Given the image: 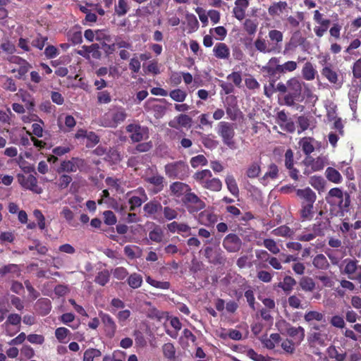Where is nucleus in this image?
Here are the masks:
<instances>
[{
  "label": "nucleus",
  "mask_w": 361,
  "mask_h": 361,
  "mask_svg": "<svg viewBox=\"0 0 361 361\" xmlns=\"http://www.w3.org/2000/svg\"><path fill=\"white\" fill-rule=\"evenodd\" d=\"M269 41H267L261 36H258L254 42L256 50L263 54L275 53L277 47L283 42V35L280 30L273 29L268 32Z\"/></svg>",
  "instance_id": "obj_1"
},
{
  "label": "nucleus",
  "mask_w": 361,
  "mask_h": 361,
  "mask_svg": "<svg viewBox=\"0 0 361 361\" xmlns=\"http://www.w3.org/2000/svg\"><path fill=\"white\" fill-rule=\"evenodd\" d=\"M193 179L204 189L213 192H219L222 188V182L218 178L213 177L210 170L203 169L196 171Z\"/></svg>",
  "instance_id": "obj_2"
},
{
  "label": "nucleus",
  "mask_w": 361,
  "mask_h": 361,
  "mask_svg": "<svg viewBox=\"0 0 361 361\" xmlns=\"http://www.w3.org/2000/svg\"><path fill=\"white\" fill-rule=\"evenodd\" d=\"M302 85H305V83L295 77H293L288 80V90L283 96V103L281 104L288 106H293L296 102L302 101Z\"/></svg>",
  "instance_id": "obj_3"
},
{
  "label": "nucleus",
  "mask_w": 361,
  "mask_h": 361,
  "mask_svg": "<svg viewBox=\"0 0 361 361\" xmlns=\"http://www.w3.org/2000/svg\"><path fill=\"white\" fill-rule=\"evenodd\" d=\"M276 326L280 333L288 336L296 345H300L305 337V331L302 326H293L285 319L276 322Z\"/></svg>",
  "instance_id": "obj_4"
},
{
  "label": "nucleus",
  "mask_w": 361,
  "mask_h": 361,
  "mask_svg": "<svg viewBox=\"0 0 361 361\" xmlns=\"http://www.w3.org/2000/svg\"><path fill=\"white\" fill-rule=\"evenodd\" d=\"M300 47L303 52H308L310 49V43L301 32L298 30L293 32L288 42L285 44L283 54H293Z\"/></svg>",
  "instance_id": "obj_5"
},
{
  "label": "nucleus",
  "mask_w": 361,
  "mask_h": 361,
  "mask_svg": "<svg viewBox=\"0 0 361 361\" xmlns=\"http://www.w3.org/2000/svg\"><path fill=\"white\" fill-rule=\"evenodd\" d=\"M217 134L221 137L223 143L231 149L236 148L234 140V124L227 121H220L217 125Z\"/></svg>",
  "instance_id": "obj_6"
},
{
  "label": "nucleus",
  "mask_w": 361,
  "mask_h": 361,
  "mask_svg": "<svg viewBox=\"0 0 361 361\" xmlns=\"http://www.w3.org/2000/svg\"><path fill=\"white\" fill-rule=\"evenodd\" d=\"M280 59L279 57H271L267 63L262 66V71L265 77L269 78V86L272 89L274 87L276 81L281 77Z\"/></svg>",
  "instance_id": "obj_7"
},
{
  "label": "nucleus",
  "mask_w": 361,
  "mask_h": 361,
  "mask_svg": "<svg viewBox=\"0 0 361 361\" xmlns=\"http://www.w3.org/2000/svg\"><path fill=\"white\" fill-rule=\"evenodd\" d=\"M126 117L127 114L123 107L115 106L103 116V126L105 127L116 128L119 123L123 122Z\"/></svg>",
  "instance_id": "obj_8"
},
{
  "label": "nucleus",
  "mask_w": 361,
  "mask_h": 361,
  "mask_svg": "<svg viewBox=\"0 0 361 361\" xmlns=\"http://www.w3.org/2000/svg\"><path fill=\"white\" fill-rule=\"evenodd\" d=\"M166 175L170 178L183 180L188 176L189 166L183 161H177L165 166Z\"/></svg>",
  "instance_id": "obj_9"
},
{
  "label": "nucleus",
  "mask_w": 361,
  "mask_h": 361,
  "mask_svg": "<svg viewBox=\"0 0 361 361\" xmlns=\"http://www.w3.org/2000/svg\"><path fill=\"white\" fill-rule=\"evenodd\" d=\"M183 204L190 214H195L206 207L205 202L202 200L195 193L190 191L182 198Z\"/></svg>",
  "instance_id": "obj_10"
},
{
  "label": "nucleus",
  "mask_w": 361,
  "mask_h": 361,
  "mask_svg": "<svg viewBox=\"0 0 361 361\" xmlns=\"http://www.w3.org/2000/svg\"><path fill=\"white\" fill-rule=\"evenodd\" d=\"M60 171L67 173H74L78 170L85 171L87 164L85 159L79 157H73L69 160H64L61 163Z\"/></svg>",
  "instance_id": "obj_11"
},
{
  "label": "nucleus",
  "mask_w": 361,
  "mask_h": 361,
  "mask_svg": "<svg viewBox=\"0 0 361 361\" xmlns=\"http://www.w3.org/2000/svg\"><path fill=\"white\" fill-rule=\"evenodd\" d=\"M127 133L133 142H139L149 137V130L147 127L142 126L138 123L128 124L126 128Z\"/></svg>",
  "instance_id": "obj_12"
},
{
  "label": "nucleus",
  "mask_w": 361,
  "mask_h": 361,
  "mask_svg": "<svg viewBox=\"0 0 361 361\" xmlns=\"http://www.w3.org/2000/svg\"><path fill=\"white\" fill-rule=\"evenodd\" d=\"M344 264L343 273L346 274L348 279L353 281L361 282V265L358 264L356 259H345L343 262Z\"/></svg>",
  "instance_id": "obj_13"
},
{
  "label": "nucleus",
  "mask_w": 361,
  "mask_h": 361,
  "mask_svg": "<svg viewBox=\"0 0 361 361\" xmlns=\"http://www.w3.org/2000/svg\"><path fill=\"white\" fill-rule=\"evenodd\" d=\"M324 161L325 158L323 157L314 159L311 156H307L302 161V164L305 166L304 173L309 175L312 172L322 170L325 165Z\"/></svg>",
  "instance_id": "obj_14"
},
{
  "label": "nucleus",
  "mask_w": 361,
  "mask_h": 361,
  "mask_svg": "<svg viewBox=\"0 0 361 361\" xmlns=\"http://www.w3.org/2000/svg\"><path fill=\"white\" fill-rule=\"evenodd\" d=\"M18 180L23 188L31 190L36 194H41L42 192V189L37 185V178L34 175L25 176L23 174H18Z\"/></svg>",
  "instance_id": "obj_15"
},
{
  "label": "nucleus",
  "mask_w": 361,
  "mask_h": 361,
  "mask_svg": "<svg viewBox=\"0 0 361 361\" xmlns=\"http://www.w3.org/2000/svg\"><path fill=\"white\" fill-rule=\"evenodd\" d=\"M99 317L104 325L106 336L109 338H114L117 329V326L114 319L109 314L104 313L102 311L99 312Z\"/></svg>",
  "instance_id": "obj_16"
},
{
  "label": "nucleus",
  "mask_w": 361,
  "mask_h": 361,
  "mask_svg": "<svg viewBox=\"0 0 361 361\" xmlns=\"http://www.w3.org/2000/svg\"><path fill=\"white\" fill-rule=\"evenodd\" d=\"M130 194H134L128 199V204L130 205L129 210L130 212H133L136 208L140 207L142 204L147 200V194L142 188H138L137 190L128 192V195Z\"/></svg>",
  "instance_id": "obj_17"
},
{
  "label": "nucleus",
  "mask_w": 361,
  "mask_h": 361,
  "mask_svg": "<svg viewBox=\"0 0 361 361\" xmlns=\"http://www.w3.org/2000/svg\"><path fill=\"white\" fill-rule=\"evenodd\" d=\"M204 256L209 263L214 264H224L226 261L220 249H214L209 246L204 249Z\"/></svg>",
  "instance_id": "obj_18"
},
{
  "label": "nucleus",
  "mask_w": 361,
  "mask_h": 361,
  "mask_svg": "<svg viewBox=\"0 0 361 361\" xmlns=\"http://www.w3.org/2000/svg\"><path fill=\"white\" fill-rule=\"evenodd\" d=\"M223 247L229 252H236L242 247V240L236 234L230 233L224 238Z\"/></svg>",
  "instance_id": "obj_19"
},
{
  "label": "nucleus",
  "mask_w": 361,
  "mask_h": 361,
  "mask_svg": "<svg viewBox=\"0 0 361 361\" xmlns=\"http://www.w3.org/2000/svg\"><path fill=\"white\" fill-rule=\"evenodd\" d=\"M324 214L322 210H320L318 215L315 218L316 223L312 225V231L315 233L317 236H323L325 234V231L330 227V221L328 218H319V216H322Z\"/></svg>",
  "instance_id": "obj_20"
},
{
  "label": "nucleus",
  "mask_w": 361,
  "mask_h": 361,
  "mask_svg": "<svg viewBox=\"0 0 361 361\" xmlns=\"http://www.w3.org/2000/svg\"><path fill=\"white\" fill-rule=\"evenodd\" d=\"M296 195L300 199V204H314L317 200L316 193L309 187L296 190Z\"/></svg>",
  "instance_id": "obj_21"
},
{
  "label": "nucleus",
  "mask_w": 361,
  "mask_h": 361,
  "mask_svg": "<svg viewBox=\"0 0 361 361\" xmlns=\"http://www.w3.org/2000/svg\"><path fill=\"white\" fill-rule=\"evenodd\" d=\"M192 119L187 114H181L176 116L173 120L169 122V126L175 129L180 128H190Z\"/></svg>",
  "instance_id": "obj_22"
},
{
  "label": "nucleus",
  "mask_w": 361,
  "mask_h": 361,
  "mask_svg": "<svg viewBox=\"0 0 361 361\" xmlns=\"http://www.w3.org/2000/svg\"><path fill=\"white\" fill-rule=\"evenodd\" d=\"M197 221L205 226L213 227L218 221V216L209 210H203L199 213Z\"/></svg>",
  "instance_id": "obj_23"
},
{
  "label": "nucleus",
  "mask_w": 361,
  "mask_h": 361,
  "mask_svg": "<svg viewBox=\"0 0 361 361\" xmlns=\"http://www.w3.org/2000/svg\"><path fill=\"white\" fill-rule=\"evenodd\" d=\"M317 212V208L314 204H300L299 210L300 218L302 221H311L313 219L314 214Z\"/></svg>",
  "instance_id": "obj_24"
},
{
  "label": "nucleus",
  "mask_w": 361,
  "mask_h": 361,
  "mask_svg": "<svg viewBox=\"0 0 361 361\" xmlns=\"http://www.w3.org/2000/svg\"><path fill=\"white\" fill-rule=\"evenodd\" d=\"M170 190L174 196L180 197L191 191V188L186 183L174 182L170 185Z\"/></svg>",
  "instance_id": "obj_25"
},
{
  "label": "nucleus",
  "mask_w": 361,
  "mask_h": 361,
  "mask_svg": "<svg viewBox=\"0 0 361 361\" xmlns=\"http://www.w3.org/2000/svg\"><path fill=\"white\" fill-rule=\"evenodd\" d=\"M213 52L217 59H227L230 56V49L225 43L219 42L216 44L213 49Z\"/></svg>",
  "instance_id": "obj_26"
},
{
  "label": "nucleus",
  "mask_w": 361,
  "mask_h": 361,
  "mask_svg": "<svg viewBox=\"0 0 361 361\" xmlns=\"http://www.w3.org/2000/svg\"><path fill=\"white\" fill-rule=\"evenodd\" d=\"M35 307L41 315L45 316L48 314L51 310V300L45 298H40L37 301Z\"/></svg>",
  "instance_id": "obj_27"
},
{
  "label": "nucleus",
  "mask_w": 361,
  "mask_h": 361,
  "mask_svg": "<svg viewBox=\"0 0 361 361\" xmlns=\"http://www.w3.org/2000/svg\"><path fill=\"white\" fill-rule=\"evenodd\" d=\"M9 61L21 64L18 70V78H22L23 76H24L28 72L30 64L25 59H23L19 56H11L9 59Z\"/></svg>",
  "instance_id": "obj_28"
},
{
  "label": "nucleus",
  "mask_w": 361,
  "mask_h": 361,
  "mask_svg": "<svg viewBox=\"0 0 361 361\" xmlns=\"http://www.w3.org/2000/svg\"><path fill=\"white\" fill-rule=\"evenodd\" d=\"M317 73V70L311 62H306L302 69V78L308 81L313 80Z\"/></svg>",
  "instance_id": "obj_29"
},
{
  "label": "nucleus",
  "mask_w": 361,
  "mask_h": 361,
  "mask_svg": "<svg viewBox=\"0 0 361 361\" xmlns=\"http://www.w3.org/2000/svg\"><path fill=\"white\" fill-rule=\"evenodd\" d=\"M307 341L310 346H323L325 345V335L320 331H312L308 336Z\"/></svg>",
  "instance_id": "obj_30"
},
{
  "label": "nucleus",
  "mask_w": 361,
  "mask_h": 361,
  "mask_svg": "<svg viewBox=\"0 0 361 361\" xmlns=\"http://www.w3.org/2000/svg\"><path fill=\"white\" fill-rule=\"evenodd\" d=\"M361 90V82L356 85H353L348 92L350 106L352 109L357 106V102L360 92Z\"/></svg>",
  "instance_id": "obj_31"
},
{
  "label": "nucleus",
  "mask_w": 361,
  "mask_h": 361,
  "mask_svg": "<svg viewBox=\"0 0 361 361\" xmlns=\"http://www.w3.org/2000/svg\"><path fill=\"white\" fill-rule=\"evenodd\" d=\"M287 7L288 4L286 1H280L279 2H274L269 7L268 13L269 16L272 17L279 16Z\"/></svg>",
  "instance_id": "obj_32"
},
{
  "label": "nucleus",
  "mask_w": 361,
  "mask_h": 361,
  "mask_svg": "<svg viewBox=\"0 0 361 361\" xmlns=\"http://www.w3.org/2000/svg\"><path fill=\"white\" fill-rule=\"evenodd\" d=\"M326 353L331 359H334L336 361H345L347 357L345 352L343 350L339 351L334 345H330L326 349Z\"/></svg>",
  "instance_id": "obj_33"
},
{
  "label": "nucleus",
  "mask_w": 361,
  "mask_h": 361,
  "mask_svg": "<svg viewBox=\"0 0 361 361\" xmlns=\"http://www.w3.org/2000/svg\"><path fill=\"white\" fill-rule=\"evenodd\" d=\"M143 210L146 215L151 216L162 210V206L157 201H150L144 205Z\"/></svg>",
  "instance_id": "obj_34"
},
{
  "label": "nucleus",
  "mask_w": 361,
  "mask_h": 361,
  "mask_svg": "<svg viewBox=\"0 0 361 361\" xmlns=\"http://www.w3.org/2000/svg\"><path fill=\"white\" fill-rule=\"evenodd\" d=\"M164 357L168 361H176V348L173 343H166L162 346Z\"/></svg>",
  "instance_id": "obj_35"
},
{
  "label": "nucleus",
  "mask_w": 361,
  "mask_h": 361,
  "mask_svg": "<svg viewBox=\"0 0 361 361\" xmlns=\"http://www.w3.org/2000/svg\"><path fill=\"white\" fill-rule=\"evenodd\" d=\"M261 173V161H254L251 163L247 168L246 176L249 178H256Z\"/></svg>",
  "instance_id": "obj_36"
},
{
  "label": "nucleus",
  "mask_w": 361,
  "mask_h": 361,
  "mask_svg": "<svg viewBox=\"0 0 361 361\" xmlns=\"http://www.w3.org/2000/svg\"><path fill=\"white\" fill-rule=\"evenodd\" d=\"M225 183L228 190L235 197L239 195V188L237 182L233 175H227L225 178Z\"/></svg>",
  "instance_id": "obj_37"
},
{
  "label": "nucleus",
  "mask_w": 361,
  "mask_h": 361,
  "mask_svg": "<svg viewBox=\"0 0 361 361\" xmlns=\"http://www.w3.org/2000/svg\"><path fill=\"white\" fill-rule=\"evenodd\" d=\"M148 236L151 241L160 243L163 241L164 237V231L159 226L156 225L154 228L149 232Z\"/></svg>",
  "instance_id": "obj_38"
},
{
  "label": "nucleus",
  "mask_w": 361,
  "mask_h": 361,
  "mask_svg": "<svg viewBox=\"0 0 361 361\" xmlns=\"http://www.w3.org/2000/svg\"><path fill=\"white\" fill-rule=\"evenodd\" d=\"M312 264L318 269L326 270L329 267V263L323 254L317 255L313 258Z\"/></svg>",
  "instance_id": "obj_39"
},
{
  "label": "nucleus",
  "mask_w": 361,
  "mask_h": 361,
  "mask_svg": "<svg viewBox=\"0 0 361 361\" xmlns=\"http://www.w3.org/2000/svg\"><path fill=\"white\" fill-rule=\"evenodd\" d=\"M295 284L296 281L292 276H286L283 281L278 283V287L282 288L286 293H290Z\"/></svg>",
  "instance_id": "obj_40"
},
{
  "label": "nucleus",
  "mask_w": 361,
  "mask_h": 361,
  "mask_svg": "<svg viewBox=\"0 0 361 361\" xmlns=\"http://www.w3.org/2000/svg\"><path fill=\"white\" fill-rule=\"evenodd\" d=\"M281 336L277 333H274L271 334L269 338L264 339L262 341V343L267 349L272 350L281 342Z\"/></svg>",
  "instance_id": "obj_41"
},
{
  "label": "nucleus",
  "mask_w": 361,
  "mask_h": 361,
  "mask_svg": "<svg viewBox=\"0 0 361 361\" xmlns=\"http://www.w3.org/2000/svg\"><path fill=\"white\" fill-rule=\"evenodd\" d=\"M200 140L204 147L209 149H215L219 145V142L214 140V136L212 134H201Z\"/></svg>",
  "instance_id": "obj_42"
},
{
  "label": "nucleus",
  "mask_w": 361,
  "mask_h": 361,
  "mask_svg": "<svg viewBox=\"0 0 361 361\" xmlns=\"http://www.w3.org/2000/svg\"><path fill=\"white\" fill-rule=\"evenodd\" d=\"M301 289L305 292H312L315 288L314 280L308 276H302L299 281Z\"/></svg>",
  "instance_id": "obj_43"
},
{
  "label": "nucleus",
  "mask_w": 361,
  "mask_h": 361,
  "mask_svg": "<svg viewBox=\"0 0 361 361\" xmlns=\"http://www.w3.org/2000/svg\"><path fill=\"white\" fill-rule=\"evenodd\" d=\"M145 180L147 183L156 186L157 188V192H159L164 188V178L161 175L154 174L152 176L146 178Z\"/></svg>",
  "instance_id": "obj_44"
},
{
  "label": "nucleus",
  "mask_w": 361,
  "mask_h": 361,
  "mask_svg": "<svg viewBox=\"0 0 361 361\" xmlns=\"http://www.w3.org/2000/svg\"><path fill=\"white\" fill-rule=\"evenodd\" d=\"M258 22L257 20L247 18L243 23V29L249 35H254L257 32Z\"/></svg>",
  "instance_id": "obj_45"
},
{
  "label": "nucleus",
  "mask_w": 361,
  "mask_h": 361,
  "mask_svg": "<svg viewBox=\"0 0 361 361\" xmlns=\"http://www.w3.org/2000/svg\"><path fill=\"white\" fill-rule=\"evenodd\" d=\"M299 144L302 147V152L307 156H310V154L314 150V147L312 143V138L310 137H303L300 141Z\"/></svg>",
  "instance_id": "obj_46"
},
{
  "label": "nucleus",
  "mask_w": 361,
  "mask_h": 361,
  "mask_svg": "<svg viewBox=\"0 0 361 361\" xmlns=\"http://www.w3.org/2000/svg\"><path fill=\"white\" fill-rule=\"evenodd\" d=\"M279 167L274 163H271L268 166V171L264 173L262 180H267L269 178L275 180L279 176Z\"/></svg>",
  "instance_id": "obj_47"
},
{
  "label": "nucleus",
  "mask_w": 361,
  "mask_h": 361,
  "mask_svg": "<svg viewBox=\"0 0 361 361\" xmlns=\"http://www.w3.org/2000/svg\"><path fill=\"white\" fill-rule=\"evenodd\" d=\"M226 112L228 118L233 121H235L241 114V111L236 104H228L226 107Z\"/></svg>",
  "instance_id": "obj_48"
},
{
  "label": "nucleus",
  "mask_w": 361,
  "mask_h": 361,
  "mask_svg": "<svg viewBox=\"0 0 361 361\" xmlns=\"http://www.w3.org/2000/svg\"><path fill=\"white\" fill-rule=\"evenodd\" d=\"M128 284L133 289L140 288L142 284V277L140 274L133 273L128 278Z\"/></svg>",
  "instance_id": "obj_49"
},
{
  "label": "nucleus",
  "mask_w": 361,
  "mask_h": 361,
  "mask_svg": "<svg viewBox=\"0 0 361 361\" xmlns=\"http://www.w3.org/2000/svg\"><path fill=\"white\" fill-rule=\"evenodd\" d=\"M322 74L331 83L336 84L338 82V74L332 68L329 66L324 67L322 71Z\"/></svg>",
  "instance_id": "obj_50"
},
{
  "label": "nucleus",
  "mask_w": 361,
  "mask_h": 361,
  "mask_svg": "<svg viewBox=\"0 0 361 361\" xmlns=\"http://www.w3.org/2000/svg\"><path fill=\"white\" fill-rule=\"evenodd\" d=\"M168 94L173 101L177 102H184L188 95L185 91L180 89L173 90Z\"/></svg>",
  "instance_id": "obj_51"
},
{
  "label": "nucleus",
  "mask_w": 361,
  "mask_h": 361,
  "mask_svg": "<svg viewBox=\"0 0 361 361\" xmlns=\"http://www.w3.org/2000/svg\"><path fill=\"white\" fill-rule=\"evenodd\" d=\"M326 176L329 180L335 183H338L341 180V176L340 173L332 167H328L326 169Z\"/></svg>",
  "instance_id": "obj_52"
},
{
  "label": "nucleus",
  "mask_w": 361,
  "mask_h": 361,
  "mask_svg": "<svg viewBox=\"0 0 361 361\" xmlns=\"http://www.w3.org/2000/svg\"><path fill=\"white\" fill-rule=\"evenodd\" d=\"M146 281L150 286L159 289L168 290L171 287V283L169 281H157L150 276L146 278Z\"/></svg>",
  "instance_id": "obj_53"
},
{
  "label": "nucleus",
  "mask_w": 361,
  "mask_h": 361,
  "mask_svg": "<svg viewBox=\"0 0 361 361\" xmlns=\"http://www.w3.org/2000/svg\"><path fill=\"white\" fill-rule=\"evenodd\" d=\"M110 274L108 270L104 269L99 271L94 279V282L102 286H105L109 281Z\"/></svg>",
  "instance_id": "obj_54"
},
{
  "label": "nucleus",
  "mask_w": 361,
  "mask_h": 361,
  "mask_svg": "<svg viewBox=\"0 0 361 361\" xmlns=\"http://www.w3.org/2000/svg\"><path fill=\"white\" fill-rule=\"evenodd\" d=\"M190 165L192 168L196 169L199 166H204L207 165L208 161L203 154H199L193 157L190 161Z\"/></svg>",
  "instance_id": "obj_55"
},
{
  "label": "nucleus",
  "mask_w": 361,
  "mask_h": 361,
  "mask_svg": "<svg viewBox=\"0 0 361 361\" xmlns=\"http://www.w3.org/2000/svg\"><path fill=\"white\" fill-rule=\"evenodd\" d=\"M271 233L276 236L290 237L293 232L288 226L283 225L274 229Z\"/></svg>",
  "instance_id": "obj_56"
},
{
  "label": "nucleus",
  "mask_w": 361,
  "mask_h": 361,
  "mask_svg": "<svg viewBox=\"0 0 361 361\" xmlns=\"http://www.w3.org/2000/svg\"><path fill=\"white\" fill-rule=\"evenodd\" d=\"M102 355L99 350L96 348L87 349L83 355V361H93L94 357H98Z\"/></svg>",
  "instance_id": "obj_57"
},
{
  "label": "nucleus",
  "mask_w": 361,
  "mask_h": 361,
  "mask_svg": "<svg viewBox=\"0 0 361 361\" xmlns=\"http://www.w3.org/2000/svg\"><path fill=\"white\" fill-rule=\"evenodd\" d=\"M246 355L254 361H272L271 357L258 354L252 348L247 350Z\"/></svg>",
  "instance_id": "obj_58"
},
{
  "label": "nucleus",
  "mask_w": 361,
  "mask_h": 361,
  "mask_svg": "<svg viewBox=\"0 0 361 361\" xmlns=\"http://www.w3.org/2000/svg\"><path fill=\"white\" fill-rule=\"evenodd\" d=\"M129 9L127 0H118L115 6V12L118 16H123L127 13Z\"/></svg>",
  "instance_id": "obj_59"
},
{
  "label": "nucleus",
  "mask_w": 361,
  "mask_h": 361,
  "mask_svg": "<svg viewBox=\"0 0 361 361\" xmlns=\"http://www.w3.org/2000/svg\"><path fill=\"white\" fill-rule=\"evenodd\" d=\"M21 99L25 103L26 108L29 111L33 110L35 106V102L34 98L30 93L27 92H24L23 93H22Z\"/></svg>",
  "instance_id": "obj_60"
},
{
  "label": "nucleus",
  "mask_w": 361,
  "mask_h": 361,
  "mask_svg": "<svg viewBox=\"0 0 361 361\" xmlns=\"http://www.w3.org/2000/svg\"><path fill=\"white\" fill-rule=\"evenodd\" d=\"M21 320H22V318H21L20 315H19L18 314H16V313H12V314H10L7 317V319H6L5 324L6 325L11 324L13 326H18V329L16 331L18 332L20 331V324Z\"/></svg>",
  "instance_id": "obj_61"
},
{
  "label": "nucleus",
  "mask_w": 361,
  "mask_h": 361,
  "mask_svg": "<svg viewBox=\"0 0 361 361\" xmlns=\"http://www.w3.org/2000/svg\"><path fill=\"white\" fill-rule=\"evenodd\" d=\"M227 80L232 82V84L240 87L243 81L241 73L240 71H233L227 75Z\"/></svg>",
  "instance_id": "obj_62"
},
{
  "label": "nucleus",
  "mask_w": 361,
  "mask_h": 361,
  "mask_svg": "<svg viewBox=\"0 0 361 361\" xmlns=\"http://www.w3.org/2000/svg\"><path fill=\"white\" fill-rule=\"evenodd\" d=\"M295 344L296 343L293 341V340L286 338L281 343V346L285 353L292 355L295 351Z\"/></svg>",
  "instance_id": "obj_63"
},
{
  "label": "nucleus",
  "mask_w": 361,
  "mask_h": 361,
  "mask_svg": "<svg viewBox=\"0 0 361 361\" xmlns=\"http://www.w3.org/2000/svg\"><path fill=\"white\" fill-rule=\"evenodd\" d=\"M263 245L267 249H268L271 253L274 255H276L280 252V249L273 239H264L263 241Z\"/></svg>",
  "instance_id": "obj_64"
}]
</instances>
